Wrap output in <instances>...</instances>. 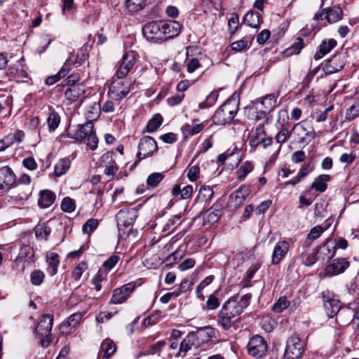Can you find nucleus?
<instances>
[{"instance_id":"obj_1","label":"nucleus","mask_w":359,"mask_h":359,"mask_svg":"<svg viewBox=\"0 0 359 359\" xmlns=\"http://www.w3.org/2000/svg\"><path fill=\"white\" fill-rule=\"evenodd\" d=\"M252 294H245L242 297H231L222 306L218 313V323L225 330H229L233 325V318L241 315L250 302Z\"/></svg>"},{"instance_id":"obj_2","label":"nucleus","mask_w":359,"mask_h":359,"mask_svg":"<svg viewBox=\"0 0 359 359\" xmlns=\"http://www.w3.org/2000/svg\"><path fill=\"white\" fill-rule=\"evenodd\" d=\"M239 102L233 96L230 97L215 111L212 121L216 125L230 123L238 111Z\"/></svg>"},{"instance_id":"obj_3","label":"nucleus","mask_w":359,"mask_h":359,"mask_svg":"<svg viewBox=\"0 0 359 359\" xmlns=\"http://www.w3.org/2000/svg\"><path fill=\"white\" fill-rule=\"evenodd\" d=\"M53 323V316L51 314L43 315L34 330V334L40 339V344L47 348L52 341L51 330Z\"/></svg>"},{"instance_id":"obj_4","label":"nucleus","mask_w":359,"mask_h":359,"mask_svg":"<svg viewBox=\"0 0 359 359\" xmlns=\"http://www.w3.org/2000/svg\"><path fill=\"white\" fill-rule=\"evenodd\" d=\"M300 144L307 145L315 138V130L311 121H302L296 123L291 131Z\"/></svg>"},{"instance_id":"obj_5","label":"nucleus","mask_w":359,"mask_h":359,"mask_svg":"<svg viewBox=\"0 0 359 359\" xmlns=\"http://www.w3.org/2000/svg\"><path fill=\"white\" fill-rule=\"evenodd\" d=\"M142 33L149 41L159 43L165 41L161 20L151 21L145 24L142 27Z\"/></svg>"},{"instance_id":"obj_6","label":"nucleus","mask_w":359,"mask_h":359,"mask_svg":"<svg viewBox=\"0 0 359 359\" xmlns=\"http://www.w3.org/2000/svg\"><path fill=\"white\" fill-rule=\"evenodd\" d=\"M304 351V342L296 334L287 341L283 359H299Z\"/></svg>"},{"instance_id":"obj_7","label":"nucleus","mask_w":359,"mask_h":359,"mask_svg":"<svg viewBox=\"0 0 359 359\" xmlns=\"http://www.w3.org/2000/svg\"><path fill=\"white\" fill-rule=\"evenodd\" d=\"M268 351V345L265 339L259 335L252 337L248 344V353L254 358L261 359Z\"/></svg>"},{"instance_id":"obj_8","label":"nucleus","mask_w":359,"mask_h":359,"mask_svg":"<svg viewBox=\"0 0 359 359\" xmlns=\"http://www.w3.org/2000/svg\"><path fill=\"white\" fill-rule=\"evenodd\" d=\"M324 307L325 309V311L327 314V316L330 318H333L334 316L338 315V317L337 318V320L341 321V317L344 314H348L349 318L346 321L341 322L342 323H348V322L350 320L352 311H350L348 309H346L343 310L341 313L339 311L341 309V302L338 299H335L333 298L328 299L327 300H325L324 302Z\"/></svg>"},{"instance_id":"obj_9","label":"nucleus","mask_w":359,"mask_h":359,"mask_svg":"<svg viewBox=\"0 0 359 359\" xmlns=\"http://www.w3.org/2000/svg\"><path fill=\"white\" fill-rule=\"evenodd\" d=\"M123 79L114 76L109 87V93L114 94L117 99L126 97L130 90L131 79Z\"/></svg>"},{"instance_id":"obj_10","label":"nucleus","mask_w":359,"mask_h":359,"mask_svg":"<svg viewBox=\"0 0 359 359\" xmlns=\"http://www.w3.org/2000/svg\"><path fill=\"white\" fill-rule=\"evenodd\" d=\"M158 149V146L155 140L150 136H145L140 139L138 145V152L137 157L138 161L149 157Z\"/></svg>"},{"instance_id":"obj_11","label":"nucleus","mask_w":359,"mask_h":359,"mask_svg":"<svg viewBox=\"0 0 359 359\" xmlns=\"http://www.w3.org/2000/svg\"><path fill=\"white\" fill-rule=\"evenodd\" d=\"M343 18L342 9L339 6H334L322 8L320 12L317 13L313 19L316 20H323L326 19L329 23H334L339 21Z\"/></svg>"},{"instance_id":"obj_12","label":"nucleus","mask_w":359,"mask_h":359,"mask_svg":"<svg viewBox=\"0 0 359 359\" xmlns=\"http://www.w3.org/2000/svg\"><path fill=\"white\" fill-rule=\"evenodd\" d=\"M135 288V284L130 282L115 289L113 292L110 303L113 304H118L125 302Z\"/></svg>"},{"instance_id":"obj_13","label":"nucleus","mask_w":359,"mask_h":359,"mask_svg":"<svg viewBox=\"0 0 359 359\" xmlns=\"http://www.w3.org/2000/svg\"><path fill=\"white\" fill-rule=\"evenodd\" d=\"M345 64V56L341 53H336L327 60L323 70L326 74H332L341 71Z\"/></svg>"},{"instance_id":"obj_14","label":"nucleus","mask_w":359,"mask_h":359,"mask_svg":"<svg viewBox=\"0 0 359 359\" xmlns=\"http://www.w3.org/2000/svg\"><path fill=\"white\" fill-rule=\"evenodd\" d=\"M250 192L251 189L250 186H241L238 190L229 196L228 202L229 205L233 208L240 207L243 204Z\"/></svg>"},{"instance_id":"obj_15","label":"nucleus","mask_w":359,"mask_h":359,"mask_svg":"<svg viewBox=\"0 0 359 359\" xmlns=\"http://www.w3.org/2000/svg\"><path fill=\"white\" fill-rule=\"evenodd\" d=\"M349 265V262L345 258H336L330 262L325 271L327 276H333L344 273Z\"/></svg>"},{"instance_id":"obj_16","label":"nucleus","mask_w":359,"mask_h":359,"mask_svg":"<svg viewBox=\"0 0 359 359\" xmlns=\"http://www.w3.org/2000/svg\"><path fill=\"white\" fill-rule=\"evenodd\" d=\"M135 62V57L133 51L126 52L122 57L118 69L116 70L115 76L125 78Z\"/></svg>"},{"instance_id":"obj_17","label":"nucleus","mask_w":359,"mask_h":359,"mask_svg":"<svg viewBox=\"0 0 359 359\" xmlns=\"http://www.w3.org/2000/svg\"><path fill=\"white\" fill-rule=\"evenodd\" d=\"M137 217L135 211H119L117 215V225L120 229L121 226L128 228L129 231L135 222Z\"/></svg>"},{"instance_id":"obj_18","label":"nucleus","mask_w":359,"mask_h":359,"mask_svg":"<svg viewBox=\"0 0 359 359\" xmlns=\"http://www.w3.org/2000/svg\"><path fill=\"white\" fill-rule=\"evenodd\" d=\"M191 332L194 333V337L196 341H198V346L210 341L215 335V330L210 326L198 327L196 331Z\"/></svg>"},{"instance_id":"obj_19","label":"nucleus","mask_w":359,"mask_h":359,"mask_svg":"<svg viewBox=\"0 0 359 359\" xmlns=\"http://www.w3.org/2000/svg\"><path fill=\"white\" fill-rule=\"evenodd\" d=\"M85 93L83 83H77L76 86L69 87L65 90V97L68 101L75 102L83 98Z\"/></svg>"},{"instance_id":"obj_20","label":"nucleus","mask_w":359,"mask_h":359,"mask_svg":"<svg viewBox=\"0 0 359 359\" xmlns=\"http://www.w3.org/2000/svg\"><path fill=\"white\" fill-rule=\"evenodd\" d=\"M165 41L178 36L181 31V25L175 20L162 21Z\"/></svg>"},{"instance_id":"obj_21","label":"nucleus","mask_w":359,"mask_h":359,"mask_svg":"<svg viewBox=\"0 0 359 359\" xmlns=\"http://www.w3.org/2000/svg\"><path fill=\"white\" fill-rule=\"evenodd\" d=\"M116 351L115 343L110 339H105L101 344L98 359H109Z\"/></svg>"},{"instance_id":"obj_22","label":"nucleus","mask_w":359,"mask_h":359,"mask_svg":"<svg viewBox=\"0 0 359 359\" xmlns=\"http://www.w3.org/2000/svg\"><path fill=\"white\" fill-rule=\"evenodd\" d=\"M317 251L320 261L323 262L325 260L330 262L335 255L336 248L334 243L327 241Z\"/></svg>"},{"instance_id":"obj_23","label":"nucleus","mask_w":359,"mask_h":359,"mask_svg":"<svg viewBox=\"0 0 359 359\" xmlns=\"http://www.w3.org/2000/svg\"><path fill=\"white\" fill-rule=\"evenodd\" d=\"M289 250V243L285 241H279L274 247L271 263L278 264L285 256Z\"/></svg>"},{"instance_id":"obj_24","label":"nucleus","mask_w":359,"mask_h":359,"mask_svg":"<svg viewBox=\"0 0 359 359\" xmlns=\"http://www.w3.org/2000/svg\"><path fill=\"white\" fill-rule=\"evenodd\" d=\"M93 128L94 124L93 121H88L83 125L79 126L78 129L73 134L69 133V136L78 141L84 140L87 137L88 134L93 131Z\"/></svg>"},{"instance_id":"obj_25","label":"nucleus","mask_w":359,"mask_h":359,"mask_svg":"<svg viewBox=\"0 0 359 359\" xmlns=\"http://www.w3.org/2000/svg\"><path fill=\"white\" fill-rule=\"evenodd\" d=\"M337 44V42L334 39L323 40L319 45L318 51H317L314 55V59L316 60H320L336 47Z\"/></svg>"},{"instance_id":"obj_26","label":"nucleus","mask_w":359,"mask_h":359,"mask_svg":"<svg viewBox=\"0 0 359 359\" xmlns=\"http://www.w3.org/2000/svg\"><path fill=\"white\" fill-rule=\"evenodd\" d=\"M198 119H194L192 124L186 123L182 127V130L185 136H194L203 130L205 126L203 123H198Z\"/></svg>"},{"instance_id":"obj_27","label":"nucleus","mask_w":359,"mask_h":359,"mask_svg":"<svg viewBox=\"0 0 359 359\" xmlns=\"http://www.w3.org/2000/svg\"><path fill=\"white\" fill-rule=\"evenodd\" d=\"M277 96L275 94H269L262 97L261 100L255 101V104L259 105L266 111L271 112L276 106Z\"/></svg>"},{"instance_id":"obj_28","label":"nucleus","mask_w":359,"mask_h":359,"mask_svg":"<svg viewBox=\"0 0 359 359\" xmlns=\"http://www.w3.org/2000/svg\"><path fill=\"white\" fill-rule=\"evenodd\" d=\"M222 212V205L215 203L206 211L204 217L209 224H215L220 218Z\"/></svg>"},{"instance_id":"obj_29","label":"nucleus","mask_w":359,"mask_h":359,"mask_svg":"<svg viewBox=\"0 0 359 359\" xmlns=\"http://www.w3.org/2000/svg\"><path fill=\"white\" fill-rule=\"evenodd\" d=\"M102 162H107V165H106L105 169L104 170V173L107 176L113 177L115 173L118 171V166L115 161L113 159V154L112 153H106L102 156Z\"/></svg>"},{"instance_id":"obj_30","label":"nucleus","mask_w":359,"mask_h":359,"mask_svg":"<svg viewBox=\"0 0 359 359\" xmlns=\"http://www.w3.org/2000/svg\"><path fill=\"white\" fill-rule=\"evenodd\" d=\"M55 200V194L50 190H43L40 192L38 204L41 208H46L50 206Z\"/></svg>"},{"instance_id":"obj_31","label":"nucleus","mask_w":359,"mask_h":359,"mask_svg":"<svg viewBox=\"0 0 359 359\" xmlns=\"http://www.w3.org/2000/svg\"><path fill=\"white\" fill-rule=\"evenodd\" d=\"M198 341H196L194 333L189 332L180 344V352L187 353L193 348L198 347Z\"/></svg>"},{"instance_id":"obj_32","label":"nucleus","mask_w":359,"mask_h":359,"mask_svg":"<svg viewBox=\"0 0 359 359\" xmlns=\"http://www.w3.org/2000/svg\"><path fill=\"white\" fill-rule=\"evenodd\" d=\"M331 177L329 175H320L313 181L311 188L319 192H324L327 187L326 182L330 181Z\"/></svg>"},{"instance_id":"obj_33","label":"nucleus","mask_w":359,"mask_h":359,"mask_svg":"<svg viewBox=\"0 0 359 359\" xmlns=\"http://www.w3.org/2000/svg\"><path fill=\"white\" fill-rule=\"evenodd\" d=\"M261 15L257 11H250L244 16L243 22L248 26L253 28H258L260 26Z\"/></svg>"},{"instance_id":"obj_34","label":"nucleus","mask_w":359,"mask_h":359,"mask_svg":"<svg viewBox=\"0 0 359 359\" xmlns=\"http://www.w3.org/2000/svg\"><path fill=\"white\" fill-rule=\"evenodd\" d=\"M1 173L4 176L3 183L7 189H9L15 187L16 177L12 170L9 167L6 166L2 169Z\"/></svg>"},{"instance_id":"obj_35","label":"nucleus","mask_w":359,"mask_h":359,"mask_svg":"<svg viewBox=\"0 0 359 359\" xmlns=\"http://www.w3.org/2000/svg\"><path fill=\"white\" fill-rule=\"evenodd\" d=\"M162 122V116L159 114H155L150 120H149L146 126V128L143 130L142 133H153L156 131L161 126Z\"/></svg>"},{"instance_id":"obj_36","label":"nucleus","mask_w":359,"mask_h":359,"mask_svg":"<svg viewBox=\"0 0 359 359\" xmlns=\"http://www.w3.org/2000/svg\"><path fill=\"white\" fill-rule=\"evenodd\" d=\"M252 39V37H244L241 40L233 42L231 44V49L237 52L245 50L250 48Z\"/></svg>"},{"instance_id":"obj_37","label":"nucleus","mask_w":359,"mask_h":359,"mask_svg":"<svg viewBox=\"0 0 359 359\" xmlns=\"http://www.w3.org/2000/svg\"><path fill=\"white\" fill-rule=\"evenodd\" d=\"M304 46V40L298 37L296 41L283 52V54L286 57L291 56L294 54H299Z\"/></svg>"},{"instance_id":"obj_38","label":"nucleus","mask_w":359,"mask_h":359,"mask_svg":"<svg viewBox=\"0 0 359 359\" xmlns=\"http://www.w3.org/2000/svg\"><path fill=\"white\" fill-rule=\"evenodd\" d=\"M47 262L50 269V274L55 275L57 273L59 264V255L55 252H50L47 256Z\"/></svg>"},{"instance_id":"obj_39","label":"nucleus","mask_w":359,"mask_h":359,"mask_svg":"<svg viewBox=\"0 0 359 359\" xmlns=\"http://www.w3.org/2000/svg\"><path fill=\"white\" fill-rule=\"evenodd\" d=\"M146 5V0H126V6L130 12H137Z\"/></svg>"},{"instance_id":"obj_40","label":"nucleus","mask_w":359,"mask_h":359,"mask_svg":"<svg viewBox=\"0 0 359 359\" xmlns=\"http://www.w3.org/2000/svg\"><path fill=\"white\" fill-rule=\"evenodd\" d=\"M219 97V93L217 90L212 91L206 97L205 100L201 102L198 105L201 109L210 107L215 104Z\"/></svg>"},{"instance_id":"obj_41","label":"nucleus","mask_w":359,"mask_h":359,"mask_svg":"<svg viewBox=\"0 0 359 359\" xmlns=\"http://www.w3.org/2000/svg\"><path fill=\"white\" fill-rule=\"evenodd\" d=\"M324 231L325 229L320 225L313 227L308 233L307 238L305 242L307 246L311 245L312 241L318 238Z\"/></svg>"},{"instance_id":"obj_42","label":"nucleus","mask_w":359,"mask_h":359,"mask_svg":"<svg viewBox=\"0 0 359 359\" xmlns=\"http://www.w3.org/2000/svg\"><path fill=\"white\" fill-rule=\"evenodd\" d=\"M70 162L67 158L60 160L55 165V173L57 176L65 174L69 168Z\"/></svg>"},{"instance_id":"obj_43","label":"nucleus","mask_w":359,"mask_h":359,"mask_svg":"<svg viewBox=\"0 0 359 359\" xmlns=\"http://www.w3.org/2000/svg\"><path fill=\"white\" fill-rule=\"evenodd\" d=\"M164 175L162 172H153L147 179V184L152 188L156 187L163 180Z\"/></svg>"},{"instance_id":"obj_44","label":"nucleus","mask_w":359,"mask_h":359,"mask_svg":"<svg viewBox=\"0 0 359 359\" xmlns=\"http://www.w3.org/2000/svg\"><path fill=\"white\" fill-rule=\"evenodd\" d=\"M82 315L80 313H76L71 315L67 320L62 324L61 329L67 327H75L81 321Z\"/></svg>"},{"instance_id":"obj_45","label":"nucleus","mask_w":359,"mask_h":359,"mask_svg":"<svg viewBox=\"0 0 359 359\" xmlns=\"http://www.w3.org/2000/svg\"><path fill=\"white\" fill-rule=\"evenodd\" d=\"M252 170V164L249 161L245 162L237 170V178L239 180H243Z\"/></svg>"},{"instance_id":"obj_46","label":"nucleus","mask_w":359,"mask_h":359,"mask_svg":"<svg viewBox=\"0 0 359 359\" xmlns=\"http://www.w3.org/2000/svg\"><path fill=\"white\" fill-rule=\"evenodd\" d=\"M290 305V302L285 296L280 297L277 302L274 303L272 310L276 313H281Z\"/></svg>"},{"instance_id":"obj_47","label":"nucleus","mask_w":359,"mask_h":359,"mask_svg":"<svg viewBox=\"0 0 359 359\" xmlns=\"http://www.w3.org/2000/svg\"><path fill=\"white\" fill-rule=\"evenodd\" d=\"M51 229L45 224H39L35 227V235L39 238L47 239Z\"/></svg>"},{"instance_id":"obj_48","label":"nucleus","mask_w":359,"mask_h":359,"mask_svg":"<svg viewBox=\"0 0 359 359\" xmlns=\"http://www.w3.org/2000/svg\"><path fill=\"white\" fill-rule=\"evenodd\" d=\"M98 220L96 219H89L83 225L82 230L85 233L90 234L98 226Z\"/></svg>"},{"instance_id":"obj_49","label":"nucleus","mask_w":359,"mask_h":359,"mask_svg":"<svg viewBox=\"0 0 359 359\" xmlns=\"http://www.w3.org/2000/svg\"><path fill=\"white\" fill-rule=\"evenodd\" d=\"M60 122V117L58 114L55 111L51 112L47 119L48 128L54 130L58 127Z\"/></svg>"},{"instance_id":"obj_50","label":"nucleus","mask_w":359,"mask_h":359,"mask_svg":"<svg viewBox=\"0 0 359 359\" xmlns=\"http://www.w3.org/2000/svg\"><path fill=\"white\" fill-rule=\"evenodd\" d=\"M45 275L40 270H34L31 273L30 280L34 285H40L44 279Z\"/></svg>"},{"instance_id":"obj_51","label":"nucleus","mask_w":359,"mask_h":359,"mask_svg":"<svg viewBox=\"0 0 359 359\" xmlns=\"http://www.w3.org/2000/svg\"><path fill=\"white\" fill-rule=\"evenodd\" d=\"M261 264L260 263H255L250 266V267L248 269L246 273V276L243 281L245 282L244 286H247L248 283L250 282L251 279L253 278L255 273L259 270L260 268Z\"/></svg>"},{"instance_id":"obj_52","label":"nucleus","mask_w":359,"mask_h":359,"mask_svg":"<svg viewBox=\"0 0 359 359\" xmlns=\"http://www.w3.org/2000/svg\"><path fill=\"white\" fill-rule=\"evenodd\" d=\"M75 203L73 199L69 197H65L61 203V208L67 212H72L75 209Z\"/></svg>"},{"instance_id":"obj_53","label":"nucleus","mask_w":359,"mask_h":359,"mask_svg":"<svg viewBox=\"0 0 359 359\" xmlns=\"http://www.w3.org/2000/svg\"><path fill=\"white\" fill-rule=\"evenodd\" d=\"M182 258V253H181L179 250H175L173 253L168 256L164 262L166 266H172L174 264L177 263Z\"/></svg>"},{"instance_id":"obj_54","label":"nucleus","mask_w":359,"mask_h":359,"mask_svg":"<svg viewBox=\"0 0 359 359\" xmlns=\"http://www.w3.org/2000/svg\"><path fill=\"white\" fill-rule=\"evenodd\" d=\"M86 140H87V145L91 150H95L97 147L98 138L96 136L94 128L93 129V131L88 134Z\"/></svg>"},{"instance_id":"obj_55","label":"nucleus","mask_w":359,"mask_h":359,"mask_svg":"<svg viewBox=\"0 0 359 359\" xmlns=\"http://www.w3.org/2000/svg\"><path fill=\"white\" fill-rule=\"evenodd\" d=\"M119 259V256L113 255L103 263L102 268L106 271H110L118 263Z\"/></svg>"},{"instance_id":"obj_56","label":"nucleus","mask_w":359,"mask_h":359,"mask_svg":"<svg viewBox=\"0 0 359 359\" xmlns=\"http://www.w3.org/2000/svg\"><path fill=\"white\" fill-rule=\"evenodd\" d=\"M180 218L181 216L180 215H176L173 216V217L170 219L165 224L163 229V231H165L170 229H172V231H173L175 229V227L180 224Z\"/></svg>"},{"instance_id":"obj_57","label":"nucleus","mask_w":359,"mask_h":359,"mask_svg":"<svg viewBox=\"0 0 359 359\" xmlns=\"http://www.w3.org/2000/svg\"><path fill=\"white\" fill-rule=\"evenodd\" d=\"M214 192L212 188L209 186H203L199 190V197H202L205 201H210L212 198Z\"/></svg>"},{"instance_id":"obj_58","label":"nucleus","mask_w":359,"mask_h":359,"mask_svg":"<svg viewBox=\"0 0 359 359\" xmlns=\"http://www.w3.org/2000/svg\"><path fill=\"white\" fill-rule=\"evenodd\" d=\"M229 32L234 34L239 27V17L237 14H233L228 21Z\"/></svg>"},{"instance_id":"obj_59","label":"nucleus","mask_w":359,"mask_h":359,"mask_svg":"<svg viewBox=\"0 0 359 359\" xmlns=\"http://www.w3.org/2000/svg\"><path fill=\"white\" fill-rule=\"evenodd\" d=\"M292 133L287 128H283L277 133L275 139L278 143L283 144L289 139Z\"/></svg>"},{"instance_id":"obj_60","label":"nucleus","mask_w":359,"mask_h":359,"mask_svg":"<svg viewBox=\"0 0 359 359\" xmlns=\"http://www.w3.org/2000/svg\"><path fill=\"white\" fill-rule=\"evenodd\" d=\"M20 255L21 257H24L27 261L32 260L34 257V250L29 245L22 247Z\"/></svg>"},{"instance_id":"obj_61","label":"nucleus","mask_w":359,"mask_h":359,"mask_svg":"<svg viewBox=\"0 0 359 359\" xmlns=\"http://www.w3.org/2000/svg\"><path fill=\"white\" fill-rule=\"evenodd\" d=\"M73 64L74 61L70 57L67 59L60 70L57 72L59 77H61V79L64 78L70 71L71 67Z\"/></svg>"},{"instance_id":"obj_62","label":"nucleus","mask_w":359,"mask_h":359,"mask_svg":"<svg viewBox=\"0 0 359 359\" xmlns=\"http://www.w3.org/2000/svg\"><path fill=\"white\" fill-rule=\"evenodd\" d=\"M87 269L86 264L85 262L79 263L74 269L72 272V277L74 280H78L81 277L83 271Z\"/></svg>"},{"instance_id":"obj_63","label":"nucleus","mask_w":359,"mask_h":359,"mask_svg":"<svg viewBox=\"0 0 359 359\" xmlns=\"http://www.w3.org/2000/svg\"><path fill=\"white\" fill-rule=\"evenodd\" d=\"M314 166L313 165L309 162L306 166L302 167L298 172V174L296 175L297 178L301 181L303 178H304L307 175L313 170Z\"/></svg>"},{"instance_id":"obj_64","label":"nucleus","mask_w":359,"mask_h":359,"mask_svg":"<svg viewBox=\"0 0 359 359\" xmlns=\"http://www.w3.org/2000/svg\"><path fill=\"white\" fill-rule=\"evenodd\" d=\"M219 306V299L215 294H210L206 302V309L208 310L216 309Z\"/></svg>"}]
</instances>
